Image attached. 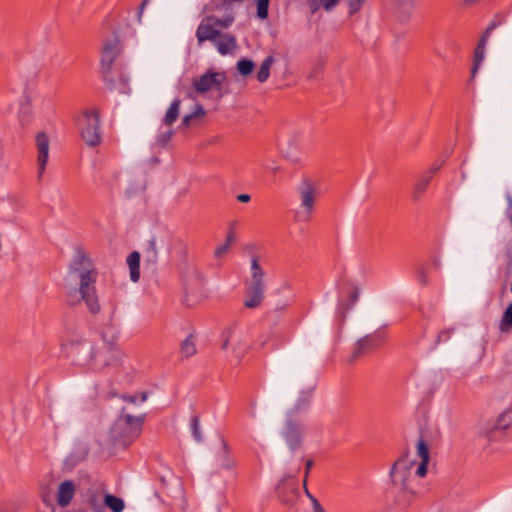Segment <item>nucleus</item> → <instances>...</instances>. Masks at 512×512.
<instances>
[{
  "instance_id": "6e6552de",
  "label": "nucleus",
  "mask_w": 512,
  "mask_h": 512,
  "mask_svg": "<svg viewBox=\"0 0 512 512\" xmlns=\"http://www.w3.org/2000/svg\"><path fill=\"white\" fill-rule=\"evenodd\" d=\"M226 80L227 75L225 72L208 70L202 76L195 78L192 84L196 93L204 94L209 91L220 92Z\"/></svg>"
},
{
  "instance_id": "9b49d317",
  "label": "nucleus",
  "mask_w": 512,
  "mask_h": 512,
  "mask_svg": "<svg viewBox=\"0 0 512 512\" xmlns=\"http://www.w3.org/2000/svg\"><path fill=\"white\" fill-rule=\"evenodd\" d=\"M277 496L284 504H293L296 502L299 491L297 481L292 477L282 479L277 485Z\"/></svg>"
},
{
  "instance_id": "cd10ccee",
  "label": "nucleus",
  "mask_w": 512,
  "mask_h": 512,
  "mask_svg": "<svg viewBox=\"0 0 512 512\" xmlns=\"http://www.w3.org/2000/svg\"><path fill=\"white\" fill-rule=\"evenodd\" d=\"M512 328V303L505 310L501 322H500V330L508 331Z\"/></svg>"
},
{
  "instance_id": "a211bd4d",
  "label": "nucleus",
  "mask_w": 512,
  "mask_h": 512,
  "mask_svg": "<svg viewBox=\"0 0 512 512\" xmlns=\"http://www.w3.org/2000/svg\"><path fill=\"white\" fill-rule=\"evenodd\" d=\"M438 168H431L423 175L419 177V179L414 184V198L418 199L421 197L425 191L427 190L429 184L431 183L434 174L436 173Z\"/></svg>"
},
{
  "instance_id": "72a5a7b5",
  "label": "nucleus",
  "mask_w": 512,
  "mask_h": 512,
  "mask_svg": "<svg viewBox=\"0 0 512 512\" xmlns=\"http://www.w3.org/2000/svg\"><path fill=\"white\" fill-rule=\"evenodd\" d=\"M230 249L231 248L225 244L218 246L214 251L215 258L223 259L229 253Z\"/></svg>"
},
{
  "instance_id": "1a4fd4ad",
  "label": "nucleus",
  "mask_w": 512,
  "mask_h": 512,
  "mask_svg": "<svg viewBox=\"0 0 512 512\" xmlns=\"http://www.w3.org/2000/svg\"><path fill=\"white\" fill-rule=\"evenodd\" d=\"M121 51L120 41L117 38L106 40L101 50V68L103 76L106 80L112 82L109 75L112 70L113 63Z\"/></svg>"
},
{
  "instance_id": "39448f33",
  "label": "nucleus",
  "mask_w": 512,
  "mask_h": 512,
  "mask_svg": "<svg viewBox=\"0 0 512 512\" xmlns=\"http://www.w3.org/2000/svg\"><path fill=\"white\" fill-rule=\"evenodd\" d=\"M300 209L296 212L299 222H309L314 213L316 200L319 194L317 182L304 178L298 186Z\"/></svg>"
},
{
  "instance_id": "f8f14e48",
  "label": "nucleus",
  "mask_w": 512,
  "mask_h": 512,
  "mask_svg": "<svg viewBox=\"0 0 512 512\" xmlns=\"http://www.w3.org/2000/svg\"><path fill=\"white\" fill-rule=\"evenodd\" d=\"M386 336L384 333H374L367 335L357 343L356 355L371 353L383 346Z\"/></svg>"
},
{
  "instance_id": "e433bc0d",
  "label": "nucleus",
  "mask_w": 512,
  "mask_h": 512,
  "mask_svg": "<svg viewBox=\"0 0 512 512\" xmlns=\"http://www.w3.org/2000/svg\"><path fill=\"white\" fill-rule=\"evenodd\" d=\"M429 461H421L417 467L416 475L419 477H424L427 474V466Z\"/></svg>"
},
{
  "instance_id": "0eeeda50",
  "label": "nucleus",
  "mask_w": 512,
  "mask_h": 512,
  "mask_svg": "<svg viewBox=\"0 0 512 512\" xmlns=\"http://www.w3.org/2000/svg\"><path fill=\"white\" fill-rule=\"evenodd\" d=\"M233 19H219L215 17H207L205 18L198 26L196 30V37L199 44H202L204 41H216L217 37L220 36L221 29L228 28Z\"/></svg>"
},
{
  "instance_id": "423d86ee",
  "label": "nucleus",
  "mask_w": 512,
  "mask_h": 512,
  "mask_svg": "<svg viewBox=\"0 0 512 512\" xmlns=\"http://www.w3.org/2000/svg\"><path fill=\"white\" fill-rule=\"evenodd\" d=\"M82 140L91 147L101 143L100 118L96 110L84 111L77 120Z\"/></svg>"
},
{
  "instance_id": "aec40b11",
  "label": "nucleus",
  "mask_w": 512,
  "mask_h": 512,
  "mask_svg": "<svg viewBox=\"0 0 512 512\" xmlns=\"http://www.w3.org/2000/svg\"><path fill=\"white\" fill-rule=\"evenodd\" d=\"M127 264L130 270V278L133 282H137L140 278V254L134 251L127 257Z\"/></svg>"
},
{
  "instance_id": "a878e982",
  "label": "nucleus",
  "mask_w": 512,
  "mask_h": 512,
  "mask_svg": "<svg viewBox=\"0 0 512 512\" xmlns=\"http://www.w3.org/2000/svg\"><path fill=\"white\" fill-rule=\"evenodd\" d=\"M180 350H181V354L186 358H189L196 354L197 349H196L195 339L192 335L188 336L182 342Z\"/></svg>"
},
{
  "instance_id": "6ab92c4d",
  "label": "nucleus",
  "mask_w": 512,
  "mask_h": 512,
  "mask_svg": "<svg viewBox=\"0 0 512 512\" xmlns=\"http://www.w3.org/2000/svg\"><path fill=\"white\" fill-rule=\"evenodd\" d=\"M104 495L101 491L89 489L87 492V504L92 512H104Z\"/></svg>"
},
{
  "instance_id": "ddd939ff",
  "label": "nucleus",
  "mask_w": 512,
  "mask_h": 512,
  "mask_svg": "<svg viewBox=\"0 0 512 512\" xmlns=\"http://www.w3.org/2000/svg\"><path fill=\"white\" fill-rule=\"evenodd\" d=\"M49 138L41 132L36 135L37 166L39 177H42L46 169L49 156Z\"/></svg>"
},
{
  "instance_id": "4be33fe9",
  "label": "nucleus",
  "mask_w": 512,
  "mask_h": 512,
  "mask_svg": "<svg viewBox=\"0 0 512 512\" xmlns=\"http://www.w3.org/2000/svg\"><path fill=\"white\" fill-rule=\"evenodd\" d=\"M274 63V57L269 55L261 63L260 69L257 72V80L261 83L267 81L270 76V69Z\"/></svg>"
},
{
  "instance_id": "09e8293b",
  "label": "nucleus",
  "mask_w": 512,
  "mask_h": 512,
  "mask_svg": "<svg viewBox=\"0 0 512 512\" xmlns=\"http://www.w3.org/2000/svg\"><path fill=\"white\" fill-rule=\"evenodd\" d=\"M147 1H144L141 5V11L143 10L144 6L146 5Z\"/></svg>"
},
{
  "instance_id": "de8ad7c7",
  "label": "nucleus",
  "mask_w": 512,
  "mask_h": 512,
  "mask_svg": "<svg viewBox=\"0 0 512 512\" xmlns=\"http://www.w3.org/2000/svg\"><path fill=\"white\" fill-rule=\"evenodd\" d=\"M146 399H147V395H146L145 393H143V394L141 395V399H140V400H141V402L146 401Z\"/></svg>"
},
{
  "instance_id": "7c9ffc66",
  "label": "nucleus",
  "mask_w": 512,
  "mask_h": 512,
  "mask_svg": "<svg viewBox=\"0 0 512 512\" xmlns=\"http://www.w3.org/2000/svg\"><path fill=\"white\" fill-rule=\"evenodd\" d=\"M415 0H393V5L399 11H409L413 8Z\"/></svg>"
},
{
  "instance_id": "37998d69",
  "label": "nucleus",
  "mask_w": 512,
  "mask_h": 512,
  "mask_svg": "<svg viewBox=\"0 0 512 512\" xmlns=\"http://www.w3.org/2000/svg\"><path fill=\"white\" fill-rule=\"evenodd\" d=\"M122 399L126 402H129V403H136L137 402V396H130V395H125L122 397Z\"/></svg>"
},
{
  "instance_id": "c9c22d12",
  "label": "nucleus",
  "mask_w": 512,
  "mask_h": 512,
  "mask_svg": "<svg viewBox=\"0 0 512 512\" xmlns=\"http://www.w3.org/2000/svg\"><path fill=\"white\" fill-rule=\"evenodd\" d=\"M365 0H348L350 13H356L360 10Z\"/></svg>"
},
{
  "instance_id": "c03bdc74",
  "label": "nucleus",
  "mask_w": 512,
  "mask_h": 512,
  "mask_svg": "<svg viewBox=\"0 0 512 512\" xmlns=\"http://www.w3.org/2000/svg\"><path fill=\"white\" fill-rule=\"evenodd\" d=\"M102 358H105V357H104V353H103L102 351H98V352H96V353L94 354V356H93V360H94L95 362L100 361Z\"/></svg>"
},
{
  "instance_id": "473e14b6",
  "label": "nucleus",
  "mask_w": 512,
  "mask_h": 512,
  "mask_svg": "<svg viewBox=\"0 0 512 512\" xmlns=\"http://www.w3.org/2000/svg\"><path fill=\"white\" fill-rule=\"evenodd\" d=\"M173 131L168 129L164 132H161L158 136L157 142L160 146H165L172 138Z\"/></svg>"
},
{
  "instance_id": "412c9836",
  "label": "nucleus",
  "mask_w": 512,
  "mask_h": 512,
  "mask_svg": "<svg viewBox=\"0 0 512 512\" xmlns=\"http://www.w3.org/2000/svg\"><path fill=\"white\" fill-rule=\"evenodd\" d=\"M104 508H109L112 512H122L125 508L124 501L112 494H105L104 498Z\"/></svg>"
},
{
  "instance_id": "393cba45",
  "label": "nucleus",
  "mask_w": 512,
  "mask_h": 512,
  "mask_svg": "<svg viewBox=\"0 0 512 512\" xmlns=\"http://www.w3.org/2000/svg\"><path fill=\"white\" fill-rule=\"evenodd\" d=\"M180 104V100L175 99L168 108L164 117V123L167 126H171L177 120L180 111Z\"/></svg>"
},
{
  "instance_id": "a19ab883",
  "label": "nucleus",
  "mask_w": 512,
  "mask_h": 512,
  "mask_svg": "<svg viewBox=\"0 0 512 512\" xmlns=\"http://www.w3.org/2000/svg\"><path fill=\"white\" fill-rule=\"evenodd\" d=\"M237 200L242 203H248L251 200V197L249 194H239L237 196Z\"/></svg>"
},
{
  "instance_id": "c85d7f7f",
  "label": "nucleus",
  "mask_w": 512,
  "mask_h": 512,
  "mask_svg": "<svg viewBox=\"0 0 512 512\" xmlns=\"http://www.w3.org/2000/svg\"><path fill=\"white\" fill-rule=\"evenodd\" d=\"M417 449V455L421 459V461H429L430 455H429V448L426 442L423 439H419L416 445Z\"/></svg>"
},
{
  "instance_id": "ea45409f",
  "label": "nucleus",
  "mask_w": 512,
  "mask_h": 512,
  "mask_svg": "<svg viewBox=\"0 0 512 512\" xmlns=\"http://www.w3.org/2000/svg\"><path fill=\"white\" fill-rule=\"evenodd\" d=\"M312 498V505H313V512H325L319 501L313 497Z\"/></svg>"
},
{
  "instance_id": "58836bf2",
  "label": "nucleus",
  "mask_w": 512,
  "mask_h": 512,
  "mask_svg": "<svg viewBox=\"0 0 512 512\" xmlns=\"http://www.w3.org/2000/svg\"><path fill=\"white\" fill-rule=\"evenodd\" d=\"M117 340H118V336L115 334H112L109 340L105 339V341L107 342V345H108V349L115 350L116 345H117Z\"/></svg>"
},
{
  "instance_id": "8fccbe9b",
  "label": "nucleus",
  "mask_w": 512,
  "mask_h": 512,
  "mask_svg": "<svg viewBox=\"0 0 512 512\" xmlns=\"http://www.w3.org/2000/svg\"><path fill=\"white\" fill-rule=\"evenodd\" d=\"M304 487H305V492L308 493V489H306V478L304 479Z\"/></svg>"
},
{
  "instance_id": "7ed1b4c3",
  "label": "nucleus",
  "mask_w": 512,
  "mask_h": 512,
  "mask_svg": "<svg viewBox=\"0 0 512 512\" xmlns=\"http://www.w3.org/2000/svg\"><path fill=\"white\" fill-rule=\"evenodd\" d=\"M265 273L260 267L257 258L251 262V277L245 282V298L243 305L248 309H255L262 305L265 297Z\"/></svg>"
},
{
  "instance_id": "49530a36",
  "label": "nucleus",
  "mask_w": 512,
  "mask_h": 512,
  "mask_svg": "<svg viewBox=\"0 0 512 512\" xmlns=\"http://www.w3.org/2000/svg\"><path fill=\"white\" fill-rule=\"evenodd\" d=\"M312 465H313L312 460H308V461L306 462V475H305V477H307L308 472H309V470L311 469Z\"/></svg>"
},
{
  "instance_id": "9d476101",
  "label": "nucleus",
  "mask_w": 512,
  "mask_h": 512,
  "mask_svg": "<svg viewBox=\"0 0 512 512\" xmlns=\"http://www.w3.org/2000/svg\"><path fill=\"white\" fill-rule=\"evenodd\" d=\"M228 347H232L236 356L240 359L242 358L248 351V337L246 333L239 329H229L225 333V338L222 343V349H228Z\"/></svg>"
},
{
  "instance_id": "2f4dec72",
  "label": "nucleus",
  "mask_w": 512,
  "mask_h": 512,
  "mask_svg": "<svg viewBox=\"0 0 512 512\" xmlns=\"http://www.w3.org/2000/svg\"><path fill=\"white\" fill-rule=\"evenodd\" d=\"M191 428L194 438L197 441L201 440V431H200V422L197 416L192 417L191 419Z\"/></svg>"
},
{
  "instance_id": "b1692460",
  "label": "nucleus",
  "mask_w": 512,
  "mask_h": 512,
  "mask_svg": "<svg viewBox=\"0 0 512 512\" xmlns=\"http://www.w3.org/2000/svg\"><path fill=\"white\" fill-rule=\"evenodd\" d=\"M512 423V417L510 414L504 413L502 414L494 427V430L491 431V434L488 436L489 439H494L495 434L498 432H503L504 430L508 429L511 426Z\"/></svg>"
},
{
  "instance_id": "f03ea898",
  "label": "nucleus",
  "mask_w": 512,
  "mask_h": 512,
  "mask_svg": "<svg viewBox=\"0 0 512 512\" xmlns=\"http://www.w3.org/2000/svg\"><path fill=\"white\" fill-rule=\"evenodd\" d=\"M412 463L400 459L391 470L394 504L400 508L411 507L420 497L419 481L411 472Z\"/></svg>"
},
{
  "instance_id": "20e7f679",
  "label": "nucleus",
  "mask_w": 512,
  "mask_h": 512,
  "mask_svg": "<svg viewBox=\"0 0 512 512\" xmlns=\"http://www.w3.org/2000/svg\"><path fill=\"white\" fill-rule=\"evenodd\" d=\"M144 417H134L130 414H122L115 421L111 433L115 441L124 446L136 440L142 431Z\"/></svg>"
},
{
  "instance_id": "4c0bfd02",
  "label": "nucleus",
  "mask_w": 512,
  "mask_h": 512,
  "mask_svg": "<svg viewBox=\"0 0 512 512\" xmlns=\"http://www.w3.org/2000/svg\"><path fill=\"white\" fill-rule=\"evenodd\" d=\"M234 243H235V233L233 230H230L228 232V234L226 235L225 242L223 244H225L231 248L234 245Z\"/></svg>"
},
{
  "instance_id": "bb28decb",
  "label": "nucleus",
  "mask_w": 512,
  "mask_h": 512,
  "mask_svg": "<svg viewBox=\"0 0 512 512\" xmlns=\"http://www.w3.org/2000/svg\"><path fill=\"white\" fill-rule=\"evenodd\" d=\"M254 63L249 59H240L237 62V70L242 76H248L253 72Z\"/></svg>"
},
{
  "instance_id": "f257e3e1",
  "label": "nucleus",
  "mask_w": 512,
  "mask_h": 512,
  "mask_svg": "<svg viewBox=\"0 0 512 512\" xmlns=\"http://www.w3.org/2000/svg\"><path fill=\"white\" fill-rule=\"evenodd\" d=\"M69 271L78 276L80 297H78L76 291H69L66 295L67 303L76 305L82 300L92 314L99 313L101 306L95 286L98 272L90 258L82 250L76 252Z\"/></svg>"
},
{
  "instance_id": "5701e85b",
  "label": "nucleus",
  "mask_w": 512,
  "mask_h": 512,
  "mask_svg": "<svg viewBox=\"0 0 512 512\" xmlns=\"http://www.w3.org/2000/svg\"><path fill=\"white\" fill-rule=\"evenodd\" d=\"M340 0H307L311 13H316L321 7L330 11Z\"/></svg>"
},
{
  "instance_id": "f704fd0d",
  "label": "nucleus",
  "mask_w": 512,
  "mask_h": 512,
  "mask_svg": "<svg viewBox=\"0 0 512 512\" xmlns=\"http://www.w3.org/2000/svg\"><path fill=\"white\" fill-rule=\"evenodd\" d=\"M347 293H348L350 305H353L358 300L359 289L355 286H349Z\"/></svg>"
},
{
  "instance_id": "4468645a",
  "label": "nucleus",
  "mask_w": 512,
  "mask_h": 512,
  "mask_svg": "<svg viewBox=\"0 0 512 512\" xmlns=\"http://www.w3.org/2000/svg\"><path fill=\"white\" fill-rule=\"evenodd\" d=\"M304 427L297 422L289 421L286 425L284 438L292 450L297 449L302 442Z\"/></svg>"
},
{
  "instance_id": "2eb2a0df",
  "label": "nucleus",
  "mask_w": 512,
  "mask_h": 512,
  "mask_svg": "<svg viewBox=\"0 0 512 512\" xmlns=\"http://www.w3.org/2000/svg\"><path fill=\"white\" fill-rule=\"evenodd\" d=\"M494 28H495V24L488 26L486 28L485 32L482 34V36L476 46V49L474 52L472 76H475L476 72L478 71L479 67L481 66V64L485 58L486 44H487L488 38Z\"/></svg>"
},
{
  "instance_id": "a18cd8bd",
  "label": "nucleus",
  "mask_w": 512,
  "mask_h": 512,
  "mask_svg": "<svg viewBox=\"0 0 512 512\" xmlns=\"http://www.w3.org/2000/svg\"><path fill=\"white\" fill-rule=\"evenodd\" d=\"M205 114L204 110L200 107L192 115L195 117H201Z\"/></svg>"
},
{
  "instance_id": "c756f323",
  "label": "nucleus",
  "mask_w": 512,
  "mask_h": 512,
  "mask_svg": "<svg viewBox=\"0 0 512 512\" xmlns=\"http://www.w3.org/2000/svg\"><path fill=\"white\" fill-rule=\"evenodd\" d=\"M270 0H257V16L264 20L268 17Z\"/></svg>"
},
{
  "instance_id": "f3484780",
  "label": "nucleus",
  "mask_w": 512,
  "mask_h": 512,
  "mask_svg": "<svg viewBox=\"0 0 512 512\" xmlns=\"http://www.w3.org/2000/svg\"><path fill=\"white\" fill-rule=\"evenodd\" d=\"M220 54L226 55L234 51L237 47L236 38L231 34H220L214 41Z\"/></svg>"
},
{
  "instance_id": "dca6fc26",
  "label": "nucleus",
  "mask_w": 512,
  "mask_h": 512,
  "mask_svg": "<svg viewBox=\"0 0 512 512\" xmlns=\"http://www.w3.org/2000/svg\"><path fill=\"white\" fill-rule=\"evenodd\" d=\"M76 492V486L73 481L67 480L62 482L57 490V503L61 507H66L72 501Z\"/></svg>"
},
{
  "instance_id": "79ce46f5",
  "label": "nucleus",
  "mask_w": 512,
  "mask_h": 512,
  "mask_svg": "<svg viewBox=\"0 0 512 512\" xmlns=\"http://www.w3.org/2000/svg\"><path fill=\"white\" fill-rule=\"evenodd\" d=\"M193 118H194V115H192V114L185 116L182 120V125L185 127H188Z\"/></svg>"
}]
</instances>
